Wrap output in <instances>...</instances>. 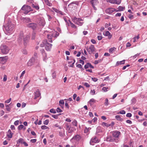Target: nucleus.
Listing matches in <instances>:
<instances>
[{
    "mask_svg": "<svg viewBox=\"0 0 147 147\" xmlns=\"http://www.w3.org/2000/svg\"><path fill=\"white\" fill-rule=\"evenodd\" d=\"M3 26L6 31L5 33L7 35L11 34L14 31V25L10 21H8Z\"/></svg>",
    "mask_w": 147,
    "mask_h": 147,
    "instance_id": "1",
    "label": "nucleus"
},
{
    "mask_svg": "<svg viewBox=\"0 0 147 147\" xmlns=\"http://www.w3.org/2000/svg\"><path fill=\"white\" fill-rule=\"evenodd\" d=\"M29 38V36H24L23 33L21 32L20 33L19 37L18 39V42L21 44L22 42L23 39V42L24 45L26 46L28 42Z\"/></svg>",
    "mask_w": 147,
    "mask_h": 147,
    "instance_id": "2",
    "label": "nucleus"
},
{
    "mask_svg": "<svg viewBox=\"0 0 147 147\" xmlns=\"http://www.w3.org/2000/svg\"><path fill=\"white\" fill-rule=\"evenodd\" d=\"M55 32L53 31L49 34H47V37L48 41L51 42H52V39H55V38L56 37L59 35V33L57 32L55 33Z\"/></svg>",
    "mask_w": 147,
    "mask_h": 147,
    "instance_id": "3",
    "label": "nucleus"
},
{
    "mask_svg": "<svg viewBox=\"0 0 147 147\" xmlns=\"http://www.w3.org/2000/svg\"><path fill=\"white\" fill-rule=\"evenodd\" d=\"M72 21L75 24L79 26H82L84 23L83 22H81L83 20L80 18H77L76 17H74L72 19Z\"/></svg>",
    "mask_w": 147,
    "mask_h": 147,
    "instance_id": "4",
    "label": "nucleus"
},
{
    "mask_svg": "<svg viewBox=\"0 0 147 147\" xmlns=\"http://www.w3.org/2000/svg\"><path fill=\"white\" fill-rule=\"evenodd\" d=\"M0 50L1 53L5 54H7L9 50V48L5 45H2L0 47Z\"/></svg>",
    "mask_w": 147,
    "mask_h": 147,
    "instance_id": "5",
    "label": "nucleus"
},
{
    "mask_svg": "<svg viewBox=\"0 0 147 147\" xmlns=\"http://www.w3.org/2000/svg\"><path fill=\"white\" fill-rule=\"evenodd\" d=\"M106 141L107 142H115L116 143H118L119 141L118 139H115L113 136H108L106 138Z\"/></svg>",
    "mask_w": 147,
    "mask_h": 147,
    "instance_id": "6",
    "label": "nucleus"
},
{
    "mask_svg": "<svg viewBox=\"0 0 147 147\" xmlns=\"http://www.w3.org/2000/svg\"><path fill=\"white\" fill-rule=\"evenodd\" d=\"M99 142V140L97 137L96 136H94L91 139L90 143L91 145H93L94 143H98Z\"/></svg>",
    "mask_w": 147,
    "mask_h": 147,
    "instance_id": "7",
    "label": "nucleus"
},
{
    "mask_svg": "<svg viewBox=\"0 0 147 147\" xmlns=\"http://www.w3.org/2000/svg\"><path fill=\"white\" fill-rule=\"evenodd\" d=\"M65 126L66 129L68 131L69 133H71L73 131V128L71 127V125L70 124L65 123Z\"/></svg>",
    "mask_w": 147,
    "mask_h": 147,
    "instance_id": "8",
    "label": "nucleus"
},
{
    "mask_svg": "<svg viewBox=\"0 0 147 147\" xmlns=\"http://www.w3.org/2000/svg\"><path fill=\"white\" fill-rule=\"evenodd\" d=\"M21 9L22 10H25L24 13L26 14L28 13L29 12L31 11L30 6L28 5L26 6L24 5L22 7Z\"/></svg>",
    "mask_w": 147,
    "mask_h": 147,
    "instance_id": "9",
    "label": "nucleus"
},
{
    "mask_svg": "<svg viewBox=\"0 0 147 147\" xmlns=\"http://www.w3.org/2000/svg\"><path fill=\"white\" fill-rule=\"evenodd\" d=\"M112 134L113 136L115 139H118L121 134V133L120 131H114L112 132Z\"/></svg>",
    "mask_w": 147,
    "mask_h": 147,
    "instance_id": "10",
    "label": "nucleus"
},
{
    "mask_svg": "<svg viewBox=\"0 0 147 147\" xmlns=\"http://www.w3.org/2000/svg\"><path fill=\"white\" fill-rule=\"evenodd\" d=\"M86 50L89 54H91L94 51L95 48L93 45H91L89 47V48L86 49Z\"/></svg>",
    "mask_w": 147,
    "mask_h": 147,
    "instance_id": "11",
    "label": "nucleus"
},
{
    "mask_svg": "<svg viewBox=\"0 0 147 147\" xmlns=\"http://www.w3.org/2000/svg\"><path fill=\"white\" fill-rule=\"evenodd\" d=\"M28 27L31 28L33 30L35 29L37 26L36 24L33 23H30L27 25Z\"/></svg>",
    "mask_w": 147,
    "mask_h": 147,
    "instance_id": "12",
    "label": "nucleus"
},
{
    "mask_svg": "<svg viewBox=\"0 0 147 147\" xmlns=\"http://www.w3.org/2000/svg\"><path fill=\"white\" fill-rule=\"evenodd\" d=\"M90 2L94 9L95 10H96L97 9L95 7V6L97 5L98 3L97 0H91Z\"/></svg>",
    "mask_w": 147,
    "mask_h": 147,
    "instance_id": "13",
    "label": "nucleus"
},
{
    "mask_svg": "<svg viewBox=\"0 0 147 147\" xmlns=\"http://www.w3.org/2000/svg\"><path fill=\"white\" fill-rule=\"evenodd\" d=\"M35 60V58L32 57L31 58L27 63V65L28 66H30L32 65Z\"/></svg>",
    "mask_w": 147,
    "mask_h": 147,
    "instance_id": "14",
    "label": "nucleus"
},
{
    "mask_svg": "<svg viewBox=\"0 0 147 147\" xmlns=\"http://www.w3.org/2000/svg\"><path fill=\"white\" fill-rule=\"evenodd\" d=\"M115 11L116 9L114 8H108L106 9L105 12L107 13L111 14Z\"/></svg>",
    "mask_w": 147,
    "mask_h": 147,
    "instance_id": "15",
    "label": "nucleus"
},
{
    "mask_svg": "<svg viewBox=\"0 0 147 147\" xmlns=\"http://www.w3.org/2000/svg\"><path fill=\"white\" fill-rule=\"evenodd\" d=\"M52 45V44L47 42V41L45 45V49L47 51H50L51 50Z\"/></svg>",
    "mask_w": 147,
    "mask_h": 147,
    "instance_id": "16",
    "label": "nucleus"
},
{
    "mask_svg": "<svg viewBox=\"0 0 147 147\" xmlns=\"http://www.w3.org/2000/svg\"><path fill=\"white\" fill-rule=\"evenodd\" d=\"M7 59L6 56L0 57V63L4 64L6 62Z\"/></svg>",
    "mask_w": 147,
    "mask_h": 147,
    "instance_id": "17",
    "label": "nucleus"
},
{
    "mask_svg": "<svg viewBox=\"0 0 147 147\" xmlns=\"http://www.w3.org/2000/svg\"><path fill=\"white\" fill-rule=\"evenodd\" d=\"M103 34L105 36H108V38L109 39H110L112 37V35L108 31L104 32L103 33Z\"/></svg>",
    "mask_w": 147,
    "mask_h": 147,
    "instance_id": "18",
    "label": "nucleus"
},
{
    "mask_svg": "<svg viewBox=\"0 0 147 147\" xmlns=\"http://www.w3.org/2000/svg\"><path fill=\"white\" fill-rule=\"evenodd\" d=\"M107 1L112 3L119 4L121 3L120 0H107Z\"/></svg>",
    "mask_w": 147,
    "mask_h": 147,
    "instance_id": "19",
    "label": "nucleus"
},
{
    "mask_svg": "<svg viewBox=\"0 0 147 147\" xmlns=\"http://www.w3.org/2000/svg\"><path fill=\"white\" fill-rule=\"evenodd\" d=\"M35 93L34 99H36L37 98L39 97L40 95V93L39 89H37Z\"/></svg>",
    "mask_w": 147,
    "mask_h": 147,
    "instance_id": "20",
    "label": "nucleus"
},
{
    "mask_svg": "<svg viewBox=\"0 0 147 147\" xmlns=\"http://www.w3.org/2000/svg\"><path fill=\"white\" fill-rule=\"evenodd\" d=\"M13 134L12 133L10 129H9L7 133V136L8 138H12Z\"/></svg>",
    "mask_w": 147,
    "mask_h": 147,
    "instance_id": "21",
    "label": "nucleus"
},
{
    "mask_svg": "<svg viewBox=\"0 0 147 147\" xmlns=\"http://www.w3.org/2000/svg\"><path fill=\"white\" fill-rule=\"evenodd\" d=\"M89 67L93 69L94 68V66H92L90 63H88L84 65V68L85 69H87Z\"/></svg>",
    "mask_w": 147,
    "mask_h": 147,
    "instance_id": "22",
    "label": "nucleus"
},
{
    "mask_svg": "<svg viewBox=\"0 0 147 147\" xmlns=\"http://www.w3.org/2000/svg\"><path fill=\"white\" fill-rule=\"evenodd\" d=\"M40 51L43 56V60L44 61H45L46 59V57H47V55L45 53V50L44 49H42L40 50Z\"/></svg>",
    "mask_w": 147,
    "mask_h": 147,
    "instance_id": "23",
    "label": "nucleus"
},
{
    "mask_svg": "<svg viewBox=\"0 0 147 147\" xmlns=\"http://www.w3.org/2000/svg\"><path fill=\"white\" fill-rule=\"evenodd\" d=\"M125 60H124L121 61H118L117 62L116 64V66H117L119 65H122L124 64L125 63Z\"/></svg>",
    "mask_w": 147,
    "mask_h": 147,
    "instance_id": "24",
    "label": "nucleus"
},
{
    "mask_svg": "<svg viewBox=\"0 0 147 147\" xmlns=\"http://www.w3.org/2000/svg\"><path fill=\"white\" fill-rule=\"evenodd\" d=\"M95 102V100L94 98H92L88 102V103L90 105V106L92 105Z\"/></svg>",
    "mask_w": 147,
    "mask_h": 147,
    "instance_id": "25",
    "label": "nucleus"
},
{
    "mask_svg": "<svg viewBox=\"0 0 147 147\" xmlns=\"http://www.w3.org/2000/svg\"><path fill=\"white\" fill-rule=\"evenodd\" d=\"M73 138L76 140H79L80 138V136L79 135H77L73 137Z\"/></svg>",
    "mask_w": 147,
    "mask_h": 147,
    "instance_id": "26",
    "label": "nucleus"
},
{
    "mask_svg": "<svg viewBox=\"0 0 147 147\" xmlns=\"http://www.w3.org/2000/svg\"><path fill=\"white\" fill-rule=\"evenodd\" d=\"M80 2V1H75L72 2L68 5V6H70L72 4H76L77 5H78Z\"/></svg>",
    "mask_w": 147,
    "mask_h": 147,
    "instance_id": "27",
    "label": "nucleus"
},
{
    "mask_svg": "<svg viewBox=\"0 0 147 147\" xmlns=\"http://www.w3.org/2000/svg\"><path fill=\"white\" fill-rule=\"evenodd\" d=\"M116 48L115 47L111 48L109 49V52L111 53H112L115 51Z\"/></svg>",
    "mask_w": 147,
    "mask_h": 147,
    "instance_id": "28",
    "label": "nucleus"
},
{
    "mask_svg": "<svg viewBox=\"0 0 147 147\" xmlns=\"http://www.w3.org/2000/svg\"><path fill=\"white\" fill-rule=\"evenodd\" d=\"M110 87H103L102 88V90L104 92H106L108 90H109L110 89Z\"/></svg>",
    "mask_w": 147,
    "mask_h": 147,
    "instance_id": "29",
    "label": "nucleus"
},
{
    "mask_svg": "<svg viewBox=\"0 0 147 147\" xmlns=\"http://www.w3.org/2000/svg\"><path fill=\"white\" fill-rule=\"evenodd\" d=\"M115 118L117 119V120L121 121H122L123 120V119L121 118L120 116L119 115H116L115 116Z\"/></svg>",
    "mask_w": 147,
    "mask_h": 147,
    "instance_id": "30",
    "label": "nucleus"
},
{
    "mask_svg": "<svg viewBox=\"0 0 147 147\" xmlns=\"http://www.w3.org/2000/svg\"><path fill=\"white\" fill-rule=\"evenodd\" d=\"M102 125L103 126L107 127H108L111 125L110 124L104 122L102 123Z\"/></svg>",
    "mask_w": 147,
    "mask_h": 147,
    "instance_id": "31",
    "label": "nucleus"
},
{
    "mask_svg": "<svg viewBox=\"0 0 147 147\" xmlns=\"http://www.w3.org/2000/svg\"><path fill=\"white\" fill-rule=\"evenodd\" d=\"M64 129H63V131H59V136H60L61 137H63L64 136V135L65 133H64Z\"/></svg>",
    "mask_w": 147,
    "mask_h": 147,
    "instance_id": "32",
    "label": "nucleus"
},
{
    "mask_svg": "<svg viewBox=\"0 0 147 147\" xmlns=\"http://www.w3.org/2000/svg\"><path fill=\"white\" fill-rule=\"evenodd\" d=\"M118 9H119V10L116 11H123L125 9V7H122L121 6H119L118 7Z\"/></svg>",
    "mask_w": 147,
    "mask_h": 147,
    "instance_id": "33",
    "label": "nucleus"
},
{
    "mask_svg": "<svg viewBox=\"0 0 147 147\" xmlns=\"http://www.w3.org/2000/svg\"><path fill=\"white\" fill-rule=\"evenodd\" d=\"M46 42H47V40H44L42 43L40 44V46L41 47H43L45 46Z\"/></svg>",
    "mask_w": 147,
    "mask_h": 147,
    "instance_id": "34",
    "label": "nucleus"
},
{
    "mask_svg": "<svg viewBox=\"0 0 147 147\" xmlns=\"http://www.w3.org/2000/svg\"><path fill=\"white\" fill-rule=\"evenodd\" d=\"M24 126L22 124L18 126V130H20L23 129Z\"/></svg>",
    "mask_w": 147,
    "mask_h": 147,
    "instance_id": "35",
    "label": "nucleus"
},
{
    "mask_svg": "<svg viewBox=\"0 0 147 147\" xmlns=\"http://www.w3.org/2000/svg\"><path fill=\"white\" fill-rule=\"evenodd\" d=\"M61 114L60 113L57 115H52V117L55 119H57L58 116Z\"/></svg>",
    "mask_w": 147,
    "mask_h": 147,
    "instance_id": "36",
    "label": "nucleus"
},
{
    "mask_svg": "<svg viewBox=\"0 0 147 147\" xmlns=\"http://www.w3.org/2000/svg\"><path fill=\"white\" fill-rule=\"evenodd\" d=\"M32 6L33 8H34L37 10H38L39 9V7L38 5H35L34 4L32 3Z\"/></svg>",
    "mask_w": 147,
    "mask_h": 147,
    "instance_id": "37",
    "label": "nucleus"
},
{
    "mask_svg": "<svg viewBox=\"0 0 147 147\" xmlns=\"http://www.w3.org/2000/svg\"><path fill=\"white\" fill-rule=\"evenodd\" d=\"M70 24L72 28H76V26L71 22H70Z\"/></svg>",
    "mask_w": 147,
    "mask_h": 147,
    "instance_id": "38",
    "label": "nucleus"
},
{
    "mask_svg": "<svg viewBox=\"0 0 147 147\" xmlns=\"http://www.w3.org/2000/svg\"><path fill=\"white\" fill-rule=\"evenodd\" d=\"M49 111L50 112L53 113H56V110L55 109H51Z\"/></svg>",
    "mask_w": 147,
    "mask_h": 147,
    "instance_id": "39",
    "label": "nucleus"
},
{
    "mask_svg": "<svg viewBox=\"0 0 147 147\" xmlns=\"http://www.w3.org/2000/svg\"><path fill=\"white\" fill-rule=\"evenodd\" d=\"M49 120L48 119H46L44 121V124L45 125H47L48 124Z\"/></svg>",
    "mask_w": 147,
    "mask_h": 147,
    "instance_id": "40",
    "label": "nucleus"
},
{
    "mask_svg": "<svg viewBox=\"0 0 147 147\" xmlns=\"http://www.w3.org/2000/svg\"><path fill=\"white\" fill-rule=\"evenodd\" d=\"M118 113H119L123 115L125 114V111L124 110H122L119 112Z\"/></svg>",
    "mask_w": 147,
    "mask_h": 147,
    "instance_id": "41",
    "label": "nucleus"
},
{
    "mask_svg": "<svg viewBox=\"0 0 147 147\" xmlns=\"http://www.w3.org/2000/svg\"><path fill=\"white\" fill-rule=\"evenodd\" d=\"M83 85L86 86V87H89L90 86V85L87 82H84L83 83Z\"/></svg>",
    "mask_w": 147,
    "mask_h": 147,
    "instance_id": "42",
    "label": "nucleus"
},
{
    "mask_svg": "<svg viewBox=\"0 0 147 147\" xmlns=\"http://www.w3.org/2000/svg\"><path fill=\"white\" fill-rule=\"evenodd\" d=\"M41 128L42 129H46L48 128V127L45 125L41 126Z\"/></svg>",
    "mask_w": 147,
    "mask_h": 147,
    "instance_id": "43",
    "label": "nucleus"
},
{
    "mask_svg": "<svg viewBox=\"0 0 147 147\" xmlns=\"http://www.w3.org/2000/svg\"><path fill=\"white\" fill-rule=\"evenodd\" d=\"M102 61V60L101 59H99L98 60H96L94 61V63L95 64H97L99 63H100Z\"/></svg>",
    "mask_w": 147,
    "mask_h": 147,
    "instance_id": "44",
    "label": "nucleus"
},
{
    "mask_svg": "<svg viewBox=\"0 0 147 147\" xmlns=\"http://www.w3.org/2000/svg\"><path fill=\"white\" fill-rule=\"evenodd\" d=\"M36 36V33L35 32H33L32 34V39H34L35 38Z\"/></svg>",
    "mask_w": 147,
    "mask_h": 147,
    "instance_id": "45",
    "label": "nucleus"
},
{
    "mask_svg": "<svg viewBox=\"0 0 147 147\" xmlns=\"http://www.w3.org/2000/svg\"><path fill=\"white\" fill-rule=\"evenodd\" d=\"M56 111L58 113H61L63 111L62 110L60 109L59 107L57 108Z\"/></svg>",
    "mask_w": 147,
    "mask_h": 147,
    "instance_id": "46",
    "label": "nucleus"
},
{
    "mask_svg": "<svg viewBox=\"0 0 147 147\" xmlns=\"http://www.w3.org/2000/svg\"><path fill=\"white\" fill-rule=\"evenodd\" d=\"M95 91L94 90H91V91H90V93L92 95H94L95 94Z\"/></svg>",
    "mask_w": 147,
    "mask_h": 147,
    "instance_id": "47",
    "label": "nucleus"
},
{
    "mask_svg": "<svg viewBox=\"0 0 147 147\" xmlns=\"http://www.w3.org/2000/svg\"><path fill=\"white\" fill-rule=\"evenodd\" d=\"M59 104H61L62 105H64V102L63 100H61L59 101Z\"/></svg>",
    "mask_w": 147,
    "mask_h": 147,
    "instance_id": "48",
    "label": "nucleus"
},
{
    "mask_svg": "<svg viewBox=\"0 0 147 147\" xmlns=\"http://www.w3.org/2000/svg\"><path fill=\"white\" fill-rule=\"evenodd\" d=\"M43 18H42L41 19V20H42L41 23V24H40L41 26H44L45 24V21L44 20H43Z\"/></svg>",
    "mask_w": 147,
    "mask_h": 147,
    "instance_id": "49",
    "label": "nucleus"
},
{
    "mask_svg": "<svg viewBox=\"0 0 147 147\" xmlns=\"http://www.w3.org/2000/svg\"><path fill=\"white\" fill-rule=\"evenodd\" d=\"M109 104L108 100V99L106 98L105 99V105L107 106Z\"/></svg>",
    "mask_w": 147,
    "mask_h": 147,
    "instance_id": "50",
    "label": "nucleus"
},
{
    "mask_svg": "<svg viewBox=\"0 0 147 147\" xmlns=\"http://www.w3.org/2000/svg\"><path fill=\"white\" fill-rule=\"evenodd\" d=\"M18 142L20 143L23 144V142H24V140L22 138H20L18 140Z\"/></svg>",
    "mask_w": 147,
    "mask_h": 147,
    "instance_id": "51",
    "label": "nucleus"
},
{
    "mask_svg": "<svg viewBox=\"0 0 147 147\" xmlns=\"http://www.w3.org/2000/svg\"><path fill=\"white\" fill-rule=\"evenodd\" d=\"M11 98H10L9 99L5 100V102L6 103H9L11 101Z\"/></svg>",
    "mask_w": 147,
    "mask_h": 147,
    "instance_id": "52",
    "label": "nucleus"
},
{
    "mask_svg": "<svg viewBox=\"0 0 147 147\" xmlns=\"http://www.w3.org/2000/svg\"><path fill=\"white\" fill-rule=\"evenodd\" d=\"M22 52L23 54L25 55L27 54V52L25 49H23L22 50Z\"/></svg>",
    "mask_w": 147,
    "mask_h": 147,
    "instance_id": "53",
    "label": "nucleus"
},
{
    "mask_svg": "<svg viewBox=\"0 0 147 147\" xmlns=\"http://www.w3.org/2000/svg\"><path fill=\"white\" fill-rule=\"evenodd\" d=\"M72 123L75 126H77V121H76V120L72 122Z\"/></svg>",
    "mask_w": 147,
    "mask_h": 147,
    "instance_id": "54",
    "label": "nucleus"
},
{
    "mask_svg": "<svg viewBox=\"0 0 147 147\" xmlns=\"http://www.w3.org/2000/svg\"><path fill=\"white\" fill-rule=\"evenodd\" d=\"M52 77L53 78H55L56 77V73L55 72H54L52 74Z\"/></svg>",
    "mask_w": 147,
    "mask_h": 147,
    "instance_id": "55",
    "label": "nucleus"
},
{
    "mask_svg": "<svg viewBox=\"0 0 147 147\" xmlns=\"http://www.w3.org/2000/svg\"><path fill=\"white\" fill-rule=\"evenodd\" d=\"M19 120L16 121L14 122V124L15 125H17L19 124Z\"/></svg>",
    "mask_w": 147,
    "mask_h": 147,
    "instance_id": "56",
    "label": "nucleus"
},
{
    "mask_svg": "<svg viewBox=\"0 0 147 147\" xmlns=\"http://www.w3.org/2000/svg\"><path fill=\"white\" fill-rule=\"evenodd\" d=\"M7 80V77L6 75H4L3 78V81L4 82L6 81Z\"/></svg>",
    "mask_w": 147,
    "mask_h": 147,
    "instance_id": "57",
    "label": "nucleus"
},
{
    "mask_svg": "<svg viewBox=\"0 0 147 147\" xmlns=\"http://www.w3.org/2000/svg\"><path fill=\"white\" fill-rule=\"evenodd\" d=\"M126 116L127 117H131L132 114L130 113H128L126 114Z\"/></svg>",
    "mask_w": 147,
    "mask_h": 147,
    "instance_id": "58",
    "label": "nucleus"
},
{
    "mask_svg": "<svg viewBox=\"0 0 147 147\" xmlns=\"http://www.w3.org/2000/svg\"><path fill=\"white\" fill-rule=\"evenodd\" d=\"M52 9L55 12L58 13H59V10L58 9L53 7V8Z\"/></svg>",
    "mask_w": 147,
    "mask_h": 147,
    "instance_id": "59",
    "label": "nucleus"
},
{
    "mask_svg": "<svg viewBox=\"0 0 147 147\" xmlns=\"http://www.w3.org/2000/svg\"><path fill=\"white\" fill-rule=\"evenodd\" d=\"M102 38V36H97V38L98 40H101Z\"/></svg>",
    "mask_w": 147,
    "mask_h": 147,
    "instance_id": "60",
    "label": "nucleus"
},
{
    "mask_svg": "<svg viewBox=\"0 0 147 147\" xmlns=\"http://www.w3.org/2000/svg\"><path fill=\"white\" fill-rule=\"evenodd\" d=\"M131 103L133 104H135L136 102V100L134 98H132L131 100Z\"/></svg>",
    "mask_w": 147,
    "mask_h": 147,
    "instance_id": "61",
    "label": "nucleus"
},
{
    "mask_svg": "<svg viewBox=\"0 0 147 147\" xmlns=\"http://www.w3.org/2000/svg\"><path fill=\"white\" fill-rule=\"evenodd\" d=\"M128 18L130 19H132L134 18V16L132 14H129V16H128Z\"/></svg>",
    "mask_w": 147,
    "mask_h": 147,
    "instance_id": "62",
    "label": "nucleus"
},
{
    "mask_svg": "<svg viewBox=\"0 0 147 147\" xmlns=\"http://www.w3.org/2000/svg\"><path fill=\"white\" fill-rule=\"evenodd\" d=\"M91 79L92 80L95 82L97 81L98 80V79L95 78H91Z\"/></svg>",
    "mask_w": 147,
    "mask_h": 147,
    "instance_id": "63",
    "label": "nucleus"
},
{
    "mask_svg": "<svg viewBox=\"0 0 147 147\" xmlns=\"http://www.w3.org/2000/svg\"><path fill=\"white\" fill-rule=\"evenodd\" d=\"M58 13H59L61 15H62V16H64L65 15V13L64 12H62L61 11H59Z\"/></svg>",
    "mask_w": 147,
    "mask_h": 147,
    "instance_id": "64",
    "label": "nucleus"
}]
</instances>
